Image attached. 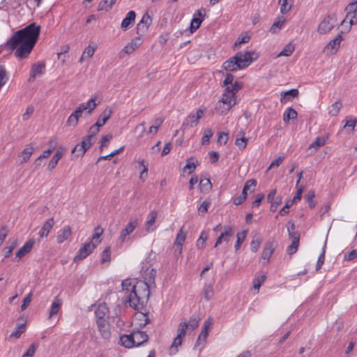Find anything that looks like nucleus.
<instances>
[{
  "instance_id": "obj_1",
  "label": "nucleus",
  "mask_w": 357,
  "mask_h": 357,
  "mask_svg": "<svg viewBox=\"0 0 357 357\" xmlns=\"http://www.w3.org/2000/svg\"><path fill=\"white\" fill-rule=\"evenodd\" d=\"M156 273V269L143 265L141 273L144 280L126 279L122 281L121 286L126 303H128L129 305L135 310L142 308L149 298L150 289L155 287Z\"/></svg>"
},
{
  "instance_id": "obj_2",
  "label": "nucleus",
  "mask_w": 357,
  "mask_h": 357,
  "mask_svg": "<svg viewBox=\"0 0 357 357\" xmlns=\"http://www.w3.org/2000/svg\"><path fill=\"white\" fill-rule=\"evenodd\" d=\"M40 26L32 22L24 28L15 31L6 41V47L19 59L29 56L40 36Z\"/></svg>"
},
{
  "instance_id": "obj_3",
  "label": "nucleus",
  "mask_w": 357,
  "mask_h": 357,
  "mask_svg": "<svg viewBox=\"0 0 357 357\" xmlns=\"http://www.w3.org/2000/svg\"><path fill=\"white\" fill-rule=\"evenodd\" d=\"M259 56V53L256 52H238L235 56L223 63L222 68L227 71L243 69L248 67L253 61L257 59Z\"/></svg>"
},
{
  "instance_id": "obj_4",
  "label": "nucleus",
  "mask_w": 357,
  "mask_h": 357,
  "mask_svg": "<svg viewBox=\"0 0 357 357\" xmlns=\"http://www.w3.org/2000/svg\"><path fill=\"white\" fill-rule=\"evenodd\" d=\"M96 103L95 98H90L88 102H83L76 108L74 112H73L68 119L67 124L70 126L75 127L79 118L81 116L82 113L86 111V114H90L96 107Z\"/></svg>"
},
{
  "instance_id": "obj_5",
  "label": "nucleus",
  "mask_w": 357,
  "mask_h": 357,
  "mask_svg": "<svg viewBox=\"0 0 357 357\" xmlns=\"http://www.w3.org/2000/svg\"><path fill=\"white\" fill-rule=\"evenodd\" d=\"M337 23V17L335 14L326 15L319 23L317 31L320 34H326L330 32Z\"/></svg>"
},
{
  "instance_id": "obj_6",
  "label": "nucleus",
  "mask_w": 357,
  "mask_h": 357,
  "mask_svg": "<svg viewBox=\"0 0 357 357\" xmlns=\"http://www.w3.org/2000/svg\"><path fill=\"white\" fill-rule=\"evenodd\" d=\"M205 111L202 109H198L195 114H190L183 121L182 123V129L185 130L188 128H193L196 126L199 119L204 116Z\"/></svg>"
},
{
  "instance_id": "obj_7",
  "label": "nucleus",
  "mask_w": 357,
  "mask_h": 357,
  "mask_svg": "<svg viewBox=\"0 0 357 357\" xmlns=\"http://www.w3.org/2000/svg\"><path fill=\"white\" fill-rule=\"evenodd\" d=\"M96 244L91 241L85 243L77 252V255L74 257V261L77 262L88 257L95 249Z\"/></svg>"
},
{
  "instance_id": "obj_8",
  "label": "nucleus",
  "mask_w": 357,
  "mask_h": 357,
  "mask_svg": "<svg viewBox=\"0 0 357 357\" xmlns=\"http://www.w3.org/2000/svg\"><path fill=\"white\" fill-rule=\"evenodd\" d=\"M202 10L205 12L204 8L197 10L193 15V17L190 22V26L189 27L190 33H194L196 30H197L202 22L204 20L205 13H202Z\"/></svg>"
},
{
  "instance_id": "obj_9",
  "label": "nucleus",
  "mask_w": 357,
  "mask_h": 357,
  "mask_svg": "<svg viewBox=\"0 0 357 357\" xmlns=\"http://www.w3.org/2000/svg\"><path fill=\"white\" fill-rule=\"evenodd\" d=\"M234 235V229L232 227L225 225L223 227V230L220 235L217 238L214 247L216 248L222 243H228L230 238Z\"/></svg>"
},
{
  "instance_id": "obj_10",
  "label": "nucleus",
  "mask_w": 357,
  "mask_h": 357,
  "mask_svg": "<svg viewBox=\"0 0 357 357\" xmlns=\"http://www.w3.org/2000/svg\"><path fill=\"white\" fill-rule=\"evenodd\" d=\"M220 102H222L226 106V110H229L236 104L235 91H225Z\"/></svg>"
},
{
  "instance_id": "obj_11",
  "label": "nucleus",
  "mask_w": 357,
  "mask_h": 357,
  "mask_svg": "<svg viewBox=\"0 0 357 357\" xmlns=\"http://www.w3.org/2000/svg\"><path fill=\"white\" fill-rule=\"evenodd\" d=\"M138 220L137 219L130 220L126 227L122 229L121 231L120 236H119V240L121 243H123L126 241V238L128 235L132 234L133 231L136 229V227L138 226Z\"/></svg>"
},
{
  "instance_id": "obj_12",
  "label": "nucleus",
  "mask_w": 357,
  "mask_h": 357,
  "mask_svg": "<svg viewBox=\"0 0 357 357\" xmlns=\"http://www.w3.org/2000/svg\"><path fill=\"white\" fill-rule=\"evenodd\" d=\"M91 145L92 142L84 137L79 144H77L74 147V149L72 150V153H76L77 156L83 155Z\"/></svg>"
},
{
  "instance_id": "obj_13",
  "label": "nucleus",
  "mask_w": 357,
  "mask_h": 357,
  "mask_svg": "<svg viewBox=\"0 0 357 357\" xmlns=\"http://www.w3.org/2000/svg\"><path fill=\"white\" fill-rule=\"evenodd\" d=\"M36 241L34 238H31L27 241L24 245L20 248V250L15 254V259L18 260L24 257L26 255L29 253L32 250Z\"/></svg>"
},
{
  "instance_id": "obj_14",
  "label": "nucleus",
  "mask_w": 357,
  "mask_h": 357,
  "mask_svg": "<svg viewBox=\"0 0 357 357\" xmlns=\"http://www.w3.org/2000/svg\"><path fill=\"white\" fill-rule=\"evenodd\" d=\"M185 241V234L183 231V226L178 230L174 242L175 253L181 255L182 253V245Z\"/></svg>"
},
{
  "instance_id": "obj_15",
  "label": "nucleus",
  "mask_w": 357,
  "mask_h": 357,
  "mask_svg": "<svg viewBox=\"0 0 357 357\" xmlns=\"http://www.w3.org/2000/svg\"><path fill=\"white\" fill-rule=\"evenodd\" d=\"M45 64L44 62H38L32 65L29 80L34 79L36 77L45 73Z\"/></svg>"
},
{
  "instance_id": "obj_16",
  "label": "nucleus",
  "mask_w": 357,
  "mask_h": 357,
  "mask_svg": "<svg viewBox=\"0 0 357 357\" xmlns=\"http://www.w3.org/2000/svg\"><path fill=\"white\" fill-rule=\"evenodd\" d=\"M343 40L342 33L337 34L335 38L331 40L325 47L326 50H331V53H335L340 45L341 42Z\"/></svg>"
},
{
  "instance_id": "obj_17",
  "label": "nucleus",
  "mask_w": 357,
  "mask_h": 357,
  "mask_svg": "<svg viewBox=\"0 0 357 357\" xmlns=\"http://www.w3.org/2000/svg\"><path fill=\"white\" fill-rule=\"evenodd\" d=\"M275 248V242L274 241H267L264 247L261 258L267 261H269L271 257L272 256Z\"/></svg>"
},
{
  "instance_id": "obj_18",
  "label": "nucleus",
  "mask_w": 357,
  "mask_h": 357,
  "mask_svg": "<svg viewBox=\"0 0 357 357\" xmlns=\"http://www.w3.org/2000/svg\"><path fill=\"white\" fill-rule=\"evenodd\" d=\"M158 216L156 211L153 210L149 212L148 215V220L145 223V229L147 232L153 231L155 230L154 223L155 222Z\"/></svg>"
},
{
  "instance_id": "obj_19",
  "label": "nucleus",
  "mask_w": 357,
  "mask_h": 357,
  "mask_svg": "<svg viewBox=\"0 0 357 357\" xmlns=\"http://www.w3.org/2000/svg\"><path fill=\"white\" fill-rule=\"evenodd\" d=\"M133 340L135 341V347H139L144 343L146 342L149 340L148 335L143 331H135L132 333Z\"/></svg>"
},
{
  "instance_id": "obj_20",
  "label": "nucleus",
  "mask_w": 357,
  "mask_h": 357,
  "mask_svg": "<svg viewBox=\"0 0 357 357\" xmlns=\"http://www.w3.org/2000/svg\"><path fill=\"white\" fill-rule=\"evenodd\" d=\"M54 225V220L53 218H49L43 225L42 228L38 232V235L40 238L47 237Z\"/></svg>"
},
{
  "instance_id": "obj_21",
  "label": "nucleus",
  "mask_w": 357,
  "mask_h": 357,
  "mask_svg": "<svg viewBox=\"0 0 357 357\" xmlns=\"http://www.w3.org/2000/svg\"><path fill=\"white\" fill-rule=\"evenodd\" d=\"M72 234L71 228L70 226H65L58 233L56 236V241L58 243H63L66 241Z\"/></svg>"
},
{
  "instance_id": "obj_22",
  "label": "nucleus",
  "mask_w": 357,
  "mask_h": 357,
  "mask_svg": "<svg viewBox=\"0 0 357 357\" xmlns=\"http://www.w3.org/2000/svg\"><path fill=\"white\" fill-rule=\"evenodd\" d=\"M64 151L65 149L63 147H59V149H57L48 164V169L50 170H52L56 166L58 162L62 158Z\"/></svg>"
},
{
  "instance_id": "obj_23",
  "label": "nucleus",
  "mask_w": 357,
  "mask_h": 357,
  "mask_svg": "<svg viewBox=\"0 0 357 357\" xmlns=\"http://www.w3.org/2000/svg\"><path fill=\"white\" fill-rule=\"evenodd\" d=\"M109 309L106 303L99 304L95 310L96 319H105L108 317Z\"/></svg>"
},
{
  "instance_id": "obj_24",
  "label": "nucleus",
  "mask_w": 357,
  "mask_h": 357,
  "mask_svg": "<svg viewBox=\"0 0 357 357\" xmlns=\"http://www.w3.org/2000/svg\"><path fill=\"white\" fill-rule=\"evenodd\" d=\"M136 14L133 10L129 11L126 17L122 20L121 27L123 30L126 31L128 29L130 24L134 23L135 20Z\"/></svg>"
},
{
  "instance_id": "obj_25",
  "label": "nucleus",
  "mask_w": 357,
  "mask_h": 357,
  "mask_svg": "<svg viewBox=\"0 0 357 357\" xmlns=\"http://www.w3.org/2000/svg\"><path fill=\"white\" fill-rule=\"evenodd\" d=\"M248 139L245 137V132L241 130L236 135L235 144L238 147L239 149L243 150L247 146Z\"/></svg>"
},
{
  "instance_id": "obj_26",
  "label": "nucleus",
  "mask_w": 357,
  "mask_h": 357,
  "mask_svg": "<svg viewBox=\"0 0 357 357\" xmlns=\"http://www.w3.org/2000/svg\"><path fill=\"white\" fill-rule=\"evenodd\" d=\"M287 231L289 238L291 241H300V233L295 229V225L293 222H288Z\"/></svg>"
},
{
  "instance_id": "obj_27",
  "label": "nucleus",
  "mask_w": 357,
  "mask_h": 357,
  "mask_svg": "<svg viewBox=\"0 0 357 357\" xmlns=\"http://www.w3.org/2000/svg\"><path fill=\"white\" fill-rule=\"evenodd\" d=\"M121 344L126 348H132L135 347V341L133 340L132 333L130 335H123L120 337Z\"/></svg>"
},
{
  "instance_id": "obj_28",
  "label": "nucleus",
  "mask_w": 357,
  "mask_h": 357,
  "mask_svg": "<svg viewBox=\"0 0 357 357\" xmlns=\"http://www.w3.org/2000/svg\"><path fill=\"white\" fill-rule=\"evenodd\" d=\"M298 95V91H285L281 93L280 101L282 103H286L293 100Z\"/></svg>"
},
{
  "instance_id": "obj_29",
  "label": "nucleus",
  "mask_w": 357,
  "mask_h": 357,
  "mask_svg": "<svg viewBox=\"0 0 357 357\" xmlns=\"http://www.w3.org/2000/svg\"><path fill=\"white\" fill-rule=\"evenodd\" d=\"M62 305V300L56 296L52 303L51 310L50 312V318L56 315L60 310Z\"/></svg>"
},
{
  "instance_id": "obj_30",
  "label": "nucleus",
  "mask_w": 357,
  "mask_h": 357,
  "mask_svg": "<svg viewBox=\"0 0 357 357\" xmlns=\"http://www.w3.org/2000/svg\"><path fill=\"white\" fill-rule=\"evenodd\" d=\"M112 114V110L110 109H105L99 116L98 119L96 124L99 125L100 127H102L110 118Z\"/></svg>"
},
{
  "instance_id": "obj_31",
  "label": "nucleus",
  "mask_w": 357,
  "mask_h": 357,
  "mask_svg": "<svg viewBox=\"0 0 357 357\" xmlns=\"http://www.w3.org/2000/svg\"><path fill=\"white\" fill-rule=\"evenodd\" d=\"M203 294L204 299L207 301H210L213 298L214 295V290L211 283L204 284L203 288Z\"/></svg>"
},
{
  "instance_id": "obj_32",
  "label": "nucleus",
  "mask_w": 357,
  "mask_h": 357,
  "mask_svg": "<svg viewBox=\"0 0 357 357\" xmlns=\"http://www.w3.org/2000/svg\"><path fill=\"white\" fill-rule=\"evenodd\" d=\"M297 116H298V113H297V112L295 109H294L291 107H288L284 112V114H283V121L285 123H287L291 119H296Z\"/></svg>"
},
{
  "instance_id": "obj_33",
  "label": "nucleus",
  "mask_w": 357,
  "mask_h": 357,
  "mask_svg": "<svg viewBox=\"0 0 357 357\" xmlns=\"http://www.w3.org/2000/svg\"><path fill=\"white\" fill-rule=\"evenodd\" d=\"M33 151H34V148L33 147V146L31 144L26 145V146L24 148V149L22 152V163L26 162L30 159Z\"/></svg>"
},
{
  "instance_id": "obj_34",
  "label": "nucleus",
  "mask_w": 357,
  "mask_h": 357,
  "mask_svg": "<svg viewBox=\"0 0 357 357\" xmlns=\"http://www.w3.org/2000/svg\"><path fill=\"white\" fill-rule=\"evenodd\" d=\"M341 107H342V103L340 101L337 100L336 102H335L333 104H332L328 107L329 115L331 116H337L340 112V109Z\"/></svg>"
},
{
  "instance_id": "obj_35",
  "label": "nucleus",
  "mask_w": 357,
  "mask_h": 357,
  "mask_svg": "<svg viewBox=\"0 0 357 357\" xmlns=\"http://www.w3.org/2000/svg\"><path fill=\"white\" fill-rule=\"evenodd\" d=\"M284 23V19L282 17L278 18L277 20L271 26L270 31L273 33H278L279 30L281 29Z\"/></svg>"
},
{
  "instance_id": "obj_36",
  "label": "nucleus",
  "mask_w": 357,
  "mask_h": 357,
  "mask_svg": "<svg viewBox=\"0 0 357 357\" xmlns=\"http://www.w3.org/2000/svg\"><path fill=\"white\" fill-rule=\"evenodd\" d=\"M212 184L209 178H202L199 181V188L201 192H206L211 189Z\"/></svg>"
},
{
  "instance_id": "obj_37",
  "label": "nucleus",
  "mask_w": 357,
  "mask_h": 357,
  "mask_svg": "<svg viewBox=\"0 0 357 357\" xmlns=\"http://www.w3.org/2000/svg\"><path fill=\"white\" fill-rule=\"evenodd\" d=\"M294 50H295L294 44H293L292 43H289L284 47L283 50L278 54V56H289L293 53Z\"/></svg>"
},
{
  "instance_id": "obj_38",
  "label": "nucleus",
  "mask_w": 357,
  "mask_h": 357,
  "mask_svg": "<svg viewBox=\"0 0 357 357\" xmlns=\"http://www.w3.org/2000/svg\"><path fill=\"white\" fill-rule=\"evenodd\" d=\"M325 144V139L319 137L310 145L309 149H313V153H315L319 147L323 146Z\"/></svg>"
},
{
  "instance_id": "obj_39",
  "label": "nucleus",
  "mask_w": 357,
  "mask_h": 357,
  "mask_svg": "<svg viewBox=\"0 0 357 357\" xmlns=\"http://www.w3.org/2000/svg\"><path fill=\"white\" fill-rule=\"evenodd\" d=\"M344 121H345V123L342 128L345 129V130L347 129L348 131L352 132L355 128L357 119H351V118L347 117L344 119Z\"/></svg>"
},
{
  "instance_id": "obj_40",
  "label": "nucleus",
  "mask_w": 357,
  "mask_h": 357,
  "mask_svg": "<svg viewBox=\"0 0 357 357\" xmlns=\"http://www.w3.org/2000/svg\"><path fill=\"white\" fill-rule=\"evenodd\" d=\"M247 232L248 231L246 230H243L241 232H239L237 234V235H236L237 239H236V243L234 245L236 250H238L240 248L241 244L245 241L246 236H247Z\"/></svg>"
},
{
  "instance_id": "obj_41",
  "label": "nucleus",
  "mask_w": 357,
  "mask_h": 357,
  "mask_svg": "<svg viewBox=\"0 0 357 357\" xmlns=\"http://www.w3.org/2000/svg\"><path fill=\"white\" fill-rule=\"evenodd\" d=\"M345 10L347 12V18H349L351 15H353V17L355 18L356 12L357 10V0L349 3Z\"/></svg>"
},
{
  "instance_id": "obj_42",
  "label": "nucleus",
  "mask_w": 357,
  "mask_h": 357,
  "mask_svg": "<svg viewBox=\"0 0 357 357\" xmlns=\"http://www.w3.org/2000/svg\"><path fill=\"white\" fill-rule=\"evenodd\" d=\"M183 338L180 337H176L171 345L170 353L175 354L178 351V348L182 344Z\"/></svg>"
},
{
  "instance_id": "obj_43",
  "label": "nucleus",
  "mask_w": 357,
  "mask_h": 357,
  "mask_svg": "<svg viewBox=\"0 0 357 357\" xmlns=\"http://www.w3.org/2000/svg\"><path fill=\"white\" fill-rule=\"evenodd\" d=\"M8 81V75L3 66H0V89Z\"/></svg>"
},
{
  "instance_id": "obj_44",
  "label": "nucleus",
  "mask_w": 357,
  "mask_h": 357,
  "mask_svg": "<svg viewBox=\"0 0 357 357\" xmlns=\"http://www.w3.org/2000/svg\"><path fill=\"white\" fill-rule=\"evenodd\" d=\"M100 128L99 125L95 123L89 128V133L85 137L92 142V139L99 132Z\"/></svg>"
},
{
  "instance_id": "obj_45",
  "label": "nucleus",
  "mask_w": 357,
  "mask_h": 357,
  "mask_svg": "<svg viewBox=\"0 0 357 357\" xmlns=\"http://www.w3.org/2000/svg\"><path fill=\"white\" fill-rule=\"evenodd\" d=\"M103 231L104 230L100 226H97L95 227L91 241H96L95 243L96 245L100 242L99 238L102 234Z\"/></svg>"
},
{
  "instance_id": "obj_46",
  "label": "nucleus",
  "mask_w": 357,
  "mask_h": 357,
  "mask_svg": "<svg viewBox=\"0 0 357 357\" xmlns=\"http://www.w3.org/2000/svg\"><path fill=\"white\" fill-rule=\"evenodd\" d=\"M136 49V43L131 40V42L126 45L124 48L121 51L120 54L121 56H122L123 54H130L132 53Z\"/></svg>"
},
{
  "instance_id": "obj_47",
  "label": "nucleus",
  "mask_w": 357,
  "mask_h": 357,
  "mask_svg": "<svg viewBox=\"0 0 357 357\" xmlns=\"http://www.w3.org/2000/svg\"><path fill=\"white\" fill-rule=\"evenodd\" d=\"M208 238V234L205 231H202L200 234L199 238L197 241V247L198 248H204L205 243Z\"/></svg>"
},
{
  "instance_id": "obj_48",
  "label": "nucleus",
  "mask_w": 357,
  "mask_h": 357,
  "mask_svg": "<svg viewBox=\"0 0 357 357\" xmlns=\"http://www.w3.org/2000/svg\"><path fill=\"white\" fill-rule=\"evenodd\" d=\"M213 132L211 128H206L204 130V135L202 138V144L203 145L208 144L210 142V139L213 136Z\"/></svg>"
},
{
  "instance_id": "obj_49",
  "label": "nucleus",
  "mask_w": 357,
  "mask_h": 357,
  "mask_svg": "<svg viewBox=\"0 0 357 357\" xmlns=\"http://www.w3.org/2000/svg\"><path fill=\"white\" fill-rule=\"evenodd\" d=\"M326 241H325L324 245L322 248V252L320 254L316 265V270H319L324 263L325 253H326Z\"/></svg>"
},
{
  "instance_id": "obj_50",
  "label": "nucleus",
  "mask_w": 357,
  "mask_h": 357,
  "mask_svg": "<svg viewBox=\"0 0 357 357\" xmlns=\"http://www.w3.org/2000/svg\"><path fill=\"white\" fill-rule=\"evenodd\" d=\"M188 330V325L186 321L181 322L178 325L177 337L183 338L186 334Z\"/></svg>"
},
{
  "instance_id": "obj_51",
  "label": "nucleus",
  "mask_w": 357,
  "mask_h": 357,
  "mask_svg": "<svg viewBox=\"0 0 357 357\" xmlns=\"http://www.w3.org/2000/svg\"><path fill=\"white\" fill-rule=\"evenodd\" d=\"M17 240H13L12 241L10 245L4 248V249H3L4 258H8L11 255V253L13 252L14 249L17 247Z\"/></svg>"
},
{
  "instance_id": "obj_52",
  "label": "nucleus",
  "mask_w": 357,
  "mask_h": 357,
  "mask_svg": "<svg viewBox=\"0 0 357 357\" xmlns=\"http://www.w3.org/2000/svg\"><path fill=\"white\" fill-rule=\"evenodd\" d=\"M116 1V0H103L99 4L100 10H105L106 11L110 10Z\"/></svg>"
},
{
  "instance_id": "obj_53",
  "label": "nucleus",
  "mask_w": 357,
  "mask_h": 357,
  "mask_svg": "<svg viewBox=\"0 0 357 357\" xmlns=\"http://www.w3.org/2000/svg\"><path fill=\"white\" fill-rule=\"evenodd\" d=\"M266 280V275H261L256 277L253 280V287L255 289L259 290L261 284L264 282Z\"/></svg>"
},
{
  "instance_id": "obj_54",
  "label": "nucleus",
  "mask_w": 357,
  "mask_h": 357,
  "mask_svg": "<svg viewBox=\"0 0 357 357\" xmlns=\"http://www.w3.org/2000/svg\"><path fill=\"white\" fill-rule=\"evenodd\" d=\"M25 325L24 324H19L17 325L15 330L11 333L10 337H15L16 339L19 338L22 333L24 332Z\"/></svg>"
},
{
  "instance_id": "obj_55",
  "label": "nucleus",
  "mask_w": 357,
  "mask_h": 357,
  "mask_svg": "<svg viewBox=\"0 0 357 357\" xmlns=\"http://www.w3.org/2000/svg\"><path fill=\"white\" fill-rule=\"evenodd\" d=\"M199 319L196 317H191L190 318L189 321L187 323L188 329L190 328L192 331H194L199 326Z\"/></svg>"
},
{
  "instance_id": "obj_56",
  "label": "nucleus",
  "mask_w": 357,
  "mask_h": 357,
  "mask_svg": "<svg viewBox=\"0 0 357 357\" xmlns=\"http://www.w3.org/2000/svg\"><path fill=\"white\" fill-rule=\"evenodd\" d=\"M98 331L101 335V336L105 339L108 340L111 336V332L109 329V325L104 326V328H99Z\"/></svg>"
},
{
  "instance_id": "obj_57",
  "label": "nucleus",
  "mask_w": 357,
  "mask_h": 357,
  "mask_svg": "<svg viewBox=\"0 0 357 357\" xmlns=\"http://www.w3.org/2000/svg\"><path fill=\"white\" fill-rule=\"evenodd\" d=\"M257 185V181L255 179H250L246 181L243 188L242 193L245 195H248V191L250 189L252 186L255 187Z\"/></svg>"
},
{
  "instance_id": "obj_58",
  "label": "nucleus",
  "mask_w": 357,
  "mask_h": 357,
  "mask_svg": "<svg viewBox=\"0 0 357 357\" xmlns=\"http://www.w3.org/2000/svg\"><path fill=\"white\" fill-rule=\"evenodd\" d=\"M208 335V334L206 333L205 331H201V333L198 335V338L196 341L194 349L199 347L202 343H205Z\"/></svg>"
},
{
  "instance_id": "obj_59",
  "label": "nucleus",
  "mask_w": 357,
  "mask_h": 357,
  "mask_svg": "<svg viewBox=\"0 0 357 357\" xmlns=\"http://www.w3.org/2000/svg\"><path fill=\"white\" fill-rule=\"evenodd\" d=\"M315 197L314 192L313 190H310L305 195V200L309 204L310 208H313L315 206V202L314 201V198Z\"/></svg>"
},
{
  "instance_id": "obj_60",
  "label": "nucleus",
  "mask_w": 357,
  "mask_h": 357,
  "mask_svg": "<svg viewBox=\"0 0 357 357\" xmlns=\"http://www.w3.org/2000/svg\"><path fill=\"white\" fill-rule=\"evenodd\" d=\"M299 241H291V245L287 247V252L289 255H294L298 250Z\"/></svg>"
},
{
  "instance_id": "obj_61",
  "label": "nucleus",
  "mask_w": 357,
  "mask_h": 357,
  "mask_svg": "<svg viewBox=\"0 0 357 357\" xmlns=\"http://www.w3.org/2000/svg\"><path fill=\"white\" fill-rule=\"evenodd\" d=\"M32 297H33V294L32 293H29L23 299V302H22V304L21 305V311H24L26 309V307H28V305L30 304V303L31 302V300H32Z\"/></svg>"
},
{
  "instance_id": "obj_62",
  "label": "nucleus",
  "mask_w": 357,
  "mask_h": 357,
  "mask_svg": "<svg viewBox=\"0 0 357 357\" xmlns=\"http://www.w3.org/2000/svg\"><path fill=\"white\" fill-rule=\"evenodd\" d=\"M261 239L260 238H254L250 243V250L252 252H257L259 250Z\"/></svg>"
},
{
  "instance_id": "obj_63",
  "label": "nucleus",
  "mask_w": 357,
  "mask_h": 357,
  "mask_svg": "<svg viewBox=\"0 0 357 357\" xmlns=\"http://www.w3.org/2000/svg\"><path fill=\"white\" fill-rule=\"evenodd\" d=\"M211 205V202L208 200H204L200 206L198 207V211L201 214H204L208 211V207Z\"/></svg>"
},
{
  "instance_id": "obj_64",
  "label": "nucleus",
  "mask_w": 357,
  "mask_h": 357,
  "mask_svg": "<svg viewBox=\"0 0 357 357\" xmlns=\"http://www.w3.org/2000/svg\"><path fill=\"white\" fill-rule=\"evenodd\" d=\"M112 138V135H106L102 136V137L100 140V148L102 149L104 147H107Z\"/></svg>"
}]
</instances>
